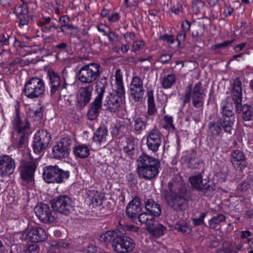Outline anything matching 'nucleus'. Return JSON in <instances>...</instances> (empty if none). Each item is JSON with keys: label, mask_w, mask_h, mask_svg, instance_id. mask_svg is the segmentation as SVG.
<instances>
[{"label": "nucleus", "mask_w": 253, "mask_h": 253, "mask_svg": "<svg viewBox=\"0 0 253 253\" xmlns=\"http://www.w3.org/2000/svg\"><path fill=\"white\" fill-rule=\"evenodd\" d=\"M101 72V68L99 64L91 63L82 67L77 76L81 83L91 84L100 77Z\"/></svg>", "instance_id": "obj_5"}, {"label": "nucleus", "mask_w": 253, "mask_h": 253, "mask_svg": "<svg viewBox=\"0 0 253 253\" xmlns=\"http://www.w3.org/2000/svg\"><path fill=\"white\" fill-rule=\"evenodd\" d=\"M160 39L162 41H167L169 46L172 45L174 41L172 35L165 34L160 37Z\"/></svg>", "instance_id": "obj_57"}, {"label": "nucleus", "mask_w": 253, "mask_h": 253, "mask_svg": "<svg viewBox=\"0 0 253 253\" xmlns=\"http://www.w3.org/2000/svg\"><path fill=\"white\" fill-rule=\"evenodd\" d=\"M166 228L161 224H158L156 226H152L151 228H149V230L151 231L155 236H160L164 234Z\"/></svg>", "instance_id": "obj_46"}, {"label": "nucleus", "mask_w": 253, "mask_h": 253, "mask_svg": "<svg viewBox=\"0 0 253 253\" xmlns=\"http://www.w3.org/2000/svg\"><path fill=\"white\" fill-rule=\"evenodd\" d=\"M26 155L29 157V159H24L21 161L19 170L23 180L31 181L36 169L37 164L36 161L31 157L30 154L27 153Z\"/></svg>", "instance_id": "obj_10"}, {"label": "nucleus", "mask_w": 253, "mask_h": 253, "mask_svg": "<svg viewBox=\"0 0 253 253\" xmlns=\"http://www.w3.org/2000/svg\"><path fill=\"white\" fill-rule=\"evenodd\" d=\"M175 75L171 74L163 77L162 80V85L164 88H170L175 83Z\"/></svg>", "instance_id": "obj_39"}, {"label": "nucleus", "mask_w": 253, "mask_h": 253, "mask_svg": "<svg viewBox=\"0 0 253 253\" xmlns=\"http://www.w3.org/2000/svg\"><path fill=\"white\" fill-rule=\"evenodd\" d=\"M15 168V161L11 157L0 156V176L3 177L13 173Z\"/></svg>", "instance_id": "obj_18"}, {"label": "nucleus", "mask_w": 253, "mask_h": 253, "mask_svg": "<svg viewBox=\"0 0 253 253\" xmlns=\"http://www.w3.org/2000/svg\"><path fill=\"white\" fill-rule=\"evenodd\" d=\"M232 98L236 105L237 111L240 113L242 111V83L239 78L234 80L232 91Z\"/></svg>", "instance_id": "obj_19"}, {"label": "nucleus", "mask_w": 253, "mask_h": 253, "mask_svg": "<svg viewBox=\"0 0 253 253\" xmlns=\"http://www.w3.org/2000/svg\"><path fill=\"white\" fill-rule=\"evenodd\" d=\"M222 126L223 123L219 120L210 122L208 126L210 135L213 139L220 135L223 128Z\"/></svg>", "instance_id": "obj_24"}, {"label": "nucleus", "mask_w": 253, "mask_h": 253, "mask_svg": "<svg viewBox=\"0 0 253 253\" xmlns=\"http://www.w3.org/2000/svg\"><path fill=\"white\" fill-rule=\"evenodd\" d=\"M107 85V82L105 80L103 81V82H100L96 85L95 90L97 93V95L89 106L87 113L88 119L92 121L97 118L101 110L102 98Z\"/></svg>", "instance_id": "obj_7"}, {"label": "nucleus", "mask_w": 253, "mask_h": 253, "mask_svg": "<svg viewBox=\"0 0 253 253\" xmlns=\"http://www.w3.org/2000/svg\"><path fill=\"white\" fill-rule=\"evenodd\" d=\"M18 19L19 20V24L22 26L28 25L30 20H32V19L29 17L28 13L20 16Z\"/></svg>", "instance_id": "obj_56"}, {"label": "nucleus", "mask_w": 253, "mask_h": 253, "mask_svg": "<svg viewBox=\"0 0 253 253\" xmlns=\"http://www.w3.org/2000/svg\"><path fill=\"white\" fill-rule=\"evenodd\" d=\"M207 215L206 212H202L199 218L193 219V223L195 226L200 225L204 223V220Z\"/></svg>", "instance_id": "obj_55"}, {"label": "nucleus", "mask_w": 253, "mask_h": 253, "mask_svg": "<svg viewBox=\"0 0 253 253\" xmlns=\"http://www.w3.org/2000/svg\"><path fill=\"white\" fill-rule=\"evenodd\" d=\"M125 230L123 233L119 232L115 241L112 243L114 251L118 253H127L135 247V243L129 237L125 236Z\"/></svg>", "instance_id": "obj_9"}, {"label": "nucleus", "mask_w": 253, "mask_h": 253, "mask_svg": "<svg viewBox=\"0 0 253 253\" xmlns=\"http://www.w3.org/2000/svg\"><path fill=\"white\" fill-rule=\"evenodd\" d=\"M162 135L156 128L151 129L147 135L146 144L149 150L153 152L158 151L162 143Z\"/></svg>", "instance_id": "obj_17"}, {"label": "nucleus", "mask_w": 253, "mask_h": 253, "mask_svg": "<svg viewBox=\"0 0 253 253\" xmlns=\"http://www.w3.org/2000/svg\"><path fill=\"white\" fill-rule=\"evenodd\" d=\"M175 228L176 230L183 233H186L187 231L189 229L188 226L186 223L182 224H177L175 226Z\"/></svg>", "instance_id": "obj_64"}, {"label": "nucleus", "mask_w": 253, "mask_h": 253, "mask_svg": "<svg viewBox=\"0 0 253 253\" xmlns=\"http://www.w3.org/2000/svg\"><path fill=\"white\" fill-rule=\"evenodd\" d=\"M164 121L166 125H163V127L169 130L174 131L175 127L173 123V118L171 116L165 115L164 117Z\"/></svg>", "instance_id": "obj_47"}, {"label": "nucleus", "mask_w": 253, "mask_h": 253, "mask_svg": "<svg viewBox=\"0 0 253 253\" xmlns=\"http://www.w3.org/2000/svg\"><path fill=\"white\" fill-rule=\"evenodd\" d=\"M9 36L6 34L0 33V44L3 45L9 44Z\"/></svg>", "instance_id": "obj_58"}, {"label": "nucleus", "mask_w": 253, "mask_h": 253, "mask_svg": "<svg viewBox=\"0 0 253 253\" xmlns=\"http://www.w3.org/2000/svg\"><path fill=\"white\" fill-rule=\"evenodd\" d=\"M34 211L37 217L43 223L53 222L56 219L55 213H52L49 206L46 204H38Z\"/></svg>", "instance_id": "obj_15"}, {"label": "nucleus", "mask_w": 253, "mask_h": 253, "mask_svg": "<svg viewBox=\"0 0 253 253\" xmlns=\"http://www.w3.org/2000/svg\"><path fill=\"white\" fill-rule=\"evenodd\" d=\"M52 154L54 158L61 159L67 157L69 153L56 143L52 148Z\"/></svg>", "instance_id": "obj_38"}, {"label": "nucleus", "mask_w": 253, "mask_h": 253, "mask_svg": "<svg viewBox=\"0 0 253 253\" xmlns=\"http://www.w3.org/2000/svg\"><path fill=\"white\" fill-rule=\"evenodd\" d=\"M138 218L141 224H144L148 229L154 225V216L147 212L138 214Z\"/></svg>", "instance_id": "obj_33"}, {"label": "nucleus", "mask_w": 253, "mask_h": 253, "mask_svg": "<svg viewBox=\"0 0 253 253\" xmlns=\"http://www.w3.org/2000/svg\"><path fill=\"white\" fill-rule=\"evenodd\" d=\"M141 211L140 199L137 197L131 201L126 208V213L130 218L138 216Z\"/></svg>", "instance_id": "obj_21"}, {"label": "nucleus", "mask_w": 253, "mask_h": 253, "mask_svg": "<svg viewBox=\"0 0 253 253\" xmlns=\"http://www.w3.org/2000/svg\"><path fill=\"white\" fill-rule=\"evenodd\" d=\"M14 12L18 18L23 15L25 14L28 13V9L23 6L19 5L16 6L14 8Z\"/></svg>", "instance_id": "obj_50"}, {"label": "nucleus", "mask_w": 253, "mask_h": 253, "mask_svg": "<svg viewBox=\"0 0 253 253\" xmlns=\"http://www.w3.org/2000/svg\"><path fill=\"white\" fill-rule=\"evenodd\" d=\"M30 117L32 118L34 121L41 120L43 115V109L40 107L36 110L30 109L28 112Z\"/></svg>", "instance_id": "obj_42"}, {"label": "nucleus", "mask_w": 253, "mask_h": 253, "mask_svg": "<svg viewBox=\"0 0 253 253\" xmlns=\"http://www.w3.org/2000/svg\"><path fill=\"white\" fill-rule=\"evenodd\" d=\"M169 191H165L164 197L167 205L175 211H182L188 207L186 188L181 178H173L168 184Z\"/></svg>", "instance_id": "obj_1"}, {"label": "nucleus", "mask_w": 253, "mask_h": 253, "mask_svg": "<svg viewBox=\"0 0 253 253\" xmlns=\"http://www.w3.org/2000/svg\"><path fill=\"white\" fill-rule=\"evenodd\" d=\"M115 85L116 94H110L108 96L105 104L107 110L113 113H116L119 111L122 105V97L125 93L123 82V75L119 69L116 70L115 72Z\"/></svg>", "instance_id": "obj_3"}, {"label": "nucleus", "mask_w": 253, "mask_h": 253, "mask_svg": "<svg viewBox=\"0 0 253 253\" xmlns=\"http://www.w3.org/2000/svg\"><path fill=\"white\" fill-rule=\"evenodd\" d=\"M21 238L27 241L37 243L45 241L47 236L44 229L35 227L25 230Z\"/></svg>", "instance_id": "obj_12"}, {"label": "nucleus", "mask_w": 253, "mask_h": 253, "mask_svg": "<svg viewBox=\"0 0 253 253\" xmlns=\"http://www.w3.org/2000/svg\"><path fill=\"white\" fill-rule=\"evenodd\" d=\"M190 27L191 23L189 21L185 20L182 22L181 30L178 33L176 39L178 44L181 41L185 40L187 33L190 31Z\"/></svg>", "instance_id": "obj_35"}, {"label": "nucleus", "mask_w": 253, "mask_h": 253, "mask_svg": "<svg viewBox=\"0 0 253 253\" xmlns=\"http://www.w3.org/2000/svg\"><path fill=\"white\" fill-rule=\"evenodd\" d=\"M171 58V55L169 54L164 53L162 54L159 58V61L161 62L162 64H166L169 62V61Z\"/></svg>", "instance_id": "obj_60"}, {"label": "nucleus", "mask_w": 253, "mask_h": 253, "mask_svg": "<svg viewBox=\"0 0 253 253\" xmlns=\"http://www.w3.org/2000/svg\"><path fill=\"white\" fill-rule=\"evenodd\" d=\"M47 76L51 84V94L53 95L60 87V78L56 73L51 70L48 71Z\"/></svg>", "instance_id": "obj_29"}, {"label": "nucleus", "mask_w": 253, "mask_h": 253, "mask_svg": "<svg viewBox=\"0 0 253 253\" xmlns=\"http://www.w3.org/2000/svg\"><path fill=\"white\" fill-rule=\"evenodd\" d=\"M124 229L123 228H118L116 230H109L106 232L102 234L100 236V241L106 243H109L112 242V243L115 241L118 234L123 233Z\"/></svg>", "instance_id": "obj_28"}, {"label": "nucleus", "mask_w": 253, "mask_h": 253, "mask_svg": "<svg viewBox=\"0 0 253 253\" xmlns=\"http://www.w3.org/2000/svg\"><path fill=\"white\" fill-rule=\"evenodd\" d=\"M206 96V90L202 87L201 82H198L193 86L192 84H189L184 91V96L182 101L184 104L189 103L190 99L194 107L202 109L204 105V98Z\"/></svg>", "instance_id": "obj_4"}, {"label": "nucleus", "mask_w": 253, "mask_h": 253, "mask_svg": "<svg viewBox=\"0 0 253 253\" xmlns=\"http://www.w3.org/2000/svg\"><path fill=\"white\" fill-rule=\"evenodd\" d=\"M130 95L134 102L141 101L143 98L145 90L143 80L138 76L132 77L129 85Z\"/></svg>", "instance_id": "obj_13"}, {"label": "nucleus", "mask_w": 253, "mask_h": 253, "mask_svg": "<svg viewBox=\"0 0 253 253\" xmlns=\"http://www.w3.org/2000/svg\"><path fill=\"white\" fill-rule=\"evenodd\" d=\"M42 176L47 183H60L69 176V172L63 170L57 166H49L43 169Z\"/></svg>", "instance_id": "obj_8"}, {"label": "nucleus", "mask_w": 253, "mask_h": 253, "mask_svg": "<svg viewBox=\"0 0 253 253\" xmlns=\"http://www.w3.org/2000/svg\"><path fill=\"white\" fill-rule=\"evenodd\" d=\"M89 148L84 145L76 146L74 149V152L76 156L80 158H86L89 154Z\"/></svg>", "instance_id": "obj_36"}, {"label": "nucleus", "mask_w": 253, "mask_h": 253, "mask_svg": "<svg viewBox=\"0 0 253 253\" xmlns=\"http://www.w3.org/2000/svg\"><path fill=\"white\" fill-rule=\"evenodd\" d=\"M205 27L203 25H197L192 31V37L197 41H200L204 35Z\"/></svg>", "instance_id": "obj_40"}, {"label": "nucleus", "mask_w": 253, "mask_h": 253, "mask_svg": "<svg viewBox=\"0 0 253 253\" xmlns=\"http://www.w3.org/2000/svg\"><path fill=\"white\" fill-rule=\"evenodd\" d=\"M146 126L145 123L143 121L141 118H137L134 120V127L136 131H141L145 129Z\"/></svg>", "instance_id": "obj_49"}, {"label": "nucleus", "mask_w": 253, "mask_h": 253, "mask_svg": "<svg viewBox=\"0 0 253 253\" xmlns=\"http://www.w3.org/2000/svg\"><path fill=\"white\" fill-rule=\"evenodd\" d=\"M107 36L108 37L109 41L112 42H116L119 40V35L115 32L109 31Z\"/></svg>", "instance_id": "obj_62"}, {"label": "nucleus", "mask_w": 253, "mask_h": 253, "mask_svg": "<svg viewBox=\"0 0 253 253\" xmlns=\"http://www.w3.org/2000/svg\"><path fill=\"white\" fill-rule=\"evenodd\" d=\"M233 42V40L226 41L222 43H217L214 45V48H225L230 45Z\"/></svg>", "instance_id": "obj_63"}, {"label": "nucleus", "mask_w": 253, "mask_h": 253, "mask_svg": "<svg viewBox=\"0 0 253 253\" xmlns=\"http://www.w3.org/2000/svg\"><path fill=\"white\" fill-rule=\"evenodd\" d=\"M231 162L236 170H241L245 165V157L243 153L239 150L232 152Z\"/></svg>", "instance_id": "obj_22"}, {"label": "nucleus", "mask_w": 253, "mask_h": 253, "mask_svg": "<svg viewBox=\"0 0 253 253\" xmlns=\"http://www.w3.org/2000/svg\"><path fill=\"white\" fill-rule=\"evenodd\" d=\"M93 89V85L91 84H87L79 88L77 101L81 106H85L89 102Z\"/></svg>", "instance_id": "obj_20"}, {"label": "nucleus", "mask_w": 253, "mask_h": 253, "mask_svg": "<svg viewBox=\"0 0 253 253\" xmlns=\"http://www.w3.org/2000/svg\"><path fill=\"white\" fill-rule=\"evenodd\" d=\"M40 247L37 244H32L28 246L24 250V253H38Z\"/></svg>", "instance_id": "obj_53"}, {"label": "nucleus", "mask_w": 253, "mask_h": 253, "mask_svg": "<svg viewBox=\"0 0 253 253\" xmlns=\"http://www.w3.org/2000/svg\"><path fill=\"white\" fill-rule=\"evenodd\" d=\"M136 146L133 141H130L127 142L126 145L124 147V151L128 156L133 158L137 150Z\"/></svg>", "instance_id": "obj_41"}, {"label": "nucleus", "mask_w": 253, "mask_h": 253, "mask_svg": "<svg viewBox=\"0 0 253 253\" xmlns=\"http://www.w3.org/2000/svg\"><path fill=\"white\" fill-rule=\"evenodd\" d=\"M19 140L17 144V147L18 149L23 148L26 144V138L24 133L21 131H19Z\"/></svg>", "instance_id": "obj_54"}, {"label": "nucleus", "mask_w": 253, "mask_h": 253, "mask_svg": "<svg viewBox=\"0 0 253 253\" xmlns=\"http://www.w3.org/2000/svg\"><path fill=\"white\" fill-rule=\"evenodd\" d=\"M60 147L63 148L66 152L69 153L70 146L72 143L71 139L68 137L61 138L57 143Z\"/></svg>", "instance_id": "obj_45"}, {"label": "nucleus", "mask_w": 253, "mask_h": 253, "mask_svg": "<svg viewBox=\"0 0 253 253\" xmlns=\"http://www.w3.org/2000/svg\"><path fill=\"white\" fill-rule=\"evenodd\" d=\"M108 130L106 127L101 126L97 128L94 133L93 139L100 144H105L107 142Z\"/></svg>", "instance_id": "obj_31"}, {"label": "nucleus", "mask_w": 253, "mask_h": 253, "mask_svg": "<svg viewBox=\"0 0 253 253\" xmlns=\"http://www.w3.org/2000/svg\"><path fill=\"white\" fill-rule=\"evenodd\" d=\"M144 46V42L141 40H136L133 42L132 45V51L137 52L142 49Z\"/></svg>", "instance_id": "obj_51"}, {"label": "nucleus", "mask_w": 253, "mask_h": 253, "mask_svg": "<svg viewBox=\"0 0 253 253\" xmlns=\"http://www.w3.org/2000/svg\"><path fill=\"white\" fill-rule=\"evenodd\" d=\"M253 184V176L249 175L247 179L241 184L238 188V191H246L248 189L251 187Z\"/></svg>", "instance_id": "obj_43"}, {"label": "nucleus", "mask_w": 253, "mask_h": 253, "mask_svg": "<svg viewBox=\"0 0 253 253\" xmlns=\"http://www.w3.org/2000/svg\"><path fill=\"white\" fill-rule=\"evenodd\" d=\"M226 216L222 213H219L212 216L208 221V227L211 229L217 230L220 228V223L225 221Z\"/></svg>", "instance_id": "obj_32"}, {"label": "nucleus", "mask_w": 253, "mask_h": 253, "mask_svg": "<svg viewBox=\"0 0 253 253\" xmlns=\"http://www.w3.org/2000/svg\"><path fill=\"white\" fill-rule=\"evenodd\" d=\"M55 246L58 249H73V245L71 243L63 241L56 243Z\"/></svg>", "instance_id": "obj_52"}, {"label": "nucleus", "mask_w": 253, "mask_h": 253, "mask_svg": "<svg viewBox=\"0 0 253 253\" xmlns=\"http://www.w3.org/2000/svg\"><path fill=\"white\" fill-rule=\"evenodd\" d=\"M243 113L242 114L243 118L244 121L250 122L249 125L250 126H253V108L248 105H245L242 107Z\"/></svg>", "instance_id": "obj_37"}, {"label": "nucleus", "mask_w": 253, "mask_h": 253, "mask_svg": "<svg viewBox=\"0 0 253 253\" xmlns=\"http://www.w3.org/2000/svg\"><path fill=\"white\" fill-rule=\"evenodd\" d=\"M86 203L89 206H96L101 203L99 193L96 190H89L86 193Z\"/></svg>", "instance_id": "obj_30"}, {"label": "nucleus", "mask_w": 253, "mask_h": 253, "mask_svg": "<svg viewBox=\"0 0 253 253\" xmlns=\"http://www.w3.org/2000/svg\"><path fill=\"white\" fill-rule=\"evenodd\" d=\"M60 147L63 148L66 152L69 153L70 146L72 143L71 139L68 137L61 138L57 143Z\"/></svg>", "instance_id": "obj_44"}, {"label": "nucleus", "mask_w": 253, "mask_h": 253, "mask_svg": "<svg viewBox=\"0 0 253 253\" xmlns=\"http://www.w3.org/2000/svg\"><path fill=\"white\" fill-rule=\"evenodd\" d=\"M24 65V62L19 58H16L10 62L8 66L10 67L15 66L17 67H21Z\"/></svg>", "instance_id": "obj_59"}, {"label": "nucleus", "mask_w": 253, "mask_h": 253, "mask_svg": "<svg viewBox=\"0 0 253 253\" xmlns=\"http://www.w3.org/2000/svg\"><path fill=\"white\" fill-rule=\"evenodd\" d=\"M44 81L38 77H33L27 81L24 86L23 93L29 99H34L42 97L45 93Z\"/></svg>", "instance_id": "obj_6"}, {"label": "nucleus", "mask_w": 253, "mask_h": 253, "mask_svg": "<svg viewBox=\"0 0 253 253\" xmlns=\"http://www.w3.org/2000/svg\"><path fill=\"white\" fill-rule=\"evenodd\" d=\"M183 158L190 169H198L201 165L203 164V162L196 157V153L194 151H192L190 154L184 156Z\"/></svg>", "instance_id": "obj_25"}, {"label": "nucleus", "mask_w": 253, "mask_h": 253, "mask_svg": "<svg viewBox=\"0 0 253 253\" xmlns=\"http://www.w3.org/2000/svg\"><path fill=\"white\" fill-rule=\"evenodd\" d=\"M202 178L203 176L201 173H196L189 177V181L191 186L198 190L202 191L204 189H208L209 185L203 183Z\"/></svg>", "instance_id": "obj_23"}, {"label": "nucleus", "mask_w": 253, "mask_h": 253, "mask_svg": "<svg viewBox=\"0 0 253 253\" xmlns=\"http://www.w3.org/2000/svg\"><path fill=\"white\" fill-rule=\"evenodd\" d=\"M148 110L147 113L150 116H153L156 114L157 109L154 101V96L153 90H149L147 93Z\"/></svg>", "instance_id": "obj_34"}, {"label": "nucleus", "mask_w": 253, "mask_h": 253, "mask_svg": "<svg viewBox=\"0 0 253 253\" xmlns=\"http://www.w3.org/2000/svg\"><path fill=\"white\" fill-rule=\"evenodd\" d=\"M61 32L66 34L67 31H70L72 30L76 29L77 28L72 24H67L64 25H61L59 27Z\"/></svg>", "instance_id": "obj_61"}, {"label": "nucleus", "mask_w": 253, "mask_h": 253, "mask_svg": "<svg viewBox=\"0 0 253 253\" xmlns=\"http://www.w3.org/2000/svg\"><path fill=\"white\" fill-rule=\"evenodd\" d=\"M160 166V163L158 160L143 153L137 160L138 174L145 180H151L159 173Z\"/></svg>", "instance_id": "obj_2"}, {"label": "nucleus", "mask_w": 253, "mask_h": 253, "mask_svg": "<svg viewBox=\"0 0 253 253\" xmlns=\"http://www.w3.org/2000/svg\"><path fill=\"white\" fill-rule=\"evenodd\" d=\"M205 2L202 0H197L193 2L192 8L196 13H199L203 10Z\"/></svg>", "instance_id": "obj_48"}, {"label": "nucleus", "mask_w": 253, "mask_h": 253, "mask_svg": "<svg viewBox=\"0 0 253 253\" xmlns=\"http://www.w3.org/2000/svg\"><path fill=\"white\" fill-rule=\"evenodd\" d=\"M52 209L60 213L68 215L73 210L72 201L66 195L59 196L50 202Z\"/></svg>", "instance_id": "obj_11"}, {"label": "nucleus", "mask_w": 253, "mask_h": 253, "mask_svg": "<svg viewBox=\"0 0 253 253\" xmlns=\"http://www.w3.org/2000/svg\"><path fill=\"white\" fill-rule=\"evenodd\" d=\"M145 208L149 213L154 216L158 217L161 213V208L159 204L152 199H145Z\"/></svg>", "instance_id": "obj_26"}, {"label": "nucleus", "mask_w": 253, "mask_h": 253, "mask_svg": "<svg viewBox=\"0 0 253 253\" xmlns=\"http://www.w3.org/2000/svg\"><path fill=\"white\" fill-rule=\"evenodd\" d=\"M13 123L14 126H15L16 128L17 129L18 131H22L29 127V124L26 120H25V122H23L21 120L19 106L18 104L15 106V116Z\"/></svg>", "instance_id": "obj_27"}, {"label": "nucleus", "mask_w": 253, "mask_h": 253, "mask_svg": "<svg viewBox=\"0 0 253 253\" xmlns=\"http://www.w3.org/2000/svg\"><path fill=\"white\" fill-rule=\"evenodd\" d=\"M50 135L43 129L38 131L35 135L33 149L35 153H39L44 150L50 141Z\"/></svg>", "instance_id": "obj_14"}, {"label": "nucleus", "mask_w": 253, "mask_h": 253, "mask_svg": "<svg viewBox=\"0 0 253 253\" xmlns=\"http://www.w3.org/2000/svg\"><path fill=\"white\" fill-rule=\"evenodd\" d=\"M223 117V128L224 131L231 133L232 126L235 121V117L233 112V108L227 104L221 107Z\"/></svg>", "instance_id": "obj_16"}]
</instances>
